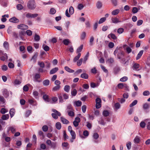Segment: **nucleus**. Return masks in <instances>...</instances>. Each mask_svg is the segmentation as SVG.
Masks as SVG:
<instances>
[{"label": "nucleus", "instance_id": "nucleus-12", "mask_svg": "<svg viewBox=\"0 0 150 150\" xmlns=\"http://www.w3.org/2000/svg\"><path fill=\"white\" fill-rule=\"evenodd\" d=\"M2 55L3 56L0 57V59L1 60L4 61L7 59L8 56L6 53H3Z\"/></svg>", "mask_w": 150, "mask_h": 150}, {"label": "nucleus", "instance_id": "nucleus-56", "mask_svg": "<svg viewBox=\"0 0 150 150\" xmlns=\"http://www.w3.org/2000/svg\"><path fill=\"white\" fill-rule=\"evenodd\" d=\"M38 93L37 91H34L33 92V95L36 98H37L38 95Z\"/></svg>", "mask_w": 150, "mask_h": 150}, {"label": "nucleus", "instance_id": "nucleus-54", "mask_svg": "<svg viewBox=\"0 0 150 150\" xmlns=\"http://www.w3.org/2000/svg\"><path fill=\"white\" fill-rule=\"evenodd\" d=\"M126 146L127 149L129 150L130 149L131 147V143L130 142H129L127 143Z\"/></svg>", "mask_w": 150, "mask_h": 150}, {"label": "nucleus", "instance_id": "nucleus-11", "mask_svg": "<svg viewBox=\"0 0 150 150\" xmlns=\"http://www.w3.org/2000/svg\"><path fill=\"white\" fill-rule=\"evenodd\" d=\"M140 140V138L139 137L137 136L134 138L133 142L135 144H138Z\"/></svg>", "mask_w": 150, "mask_h": 150}, {"label": "nucleus", "instance_id": "nucleus-50", "mask_svg": "<svg viewBox=\"0 0 150 150\" xmlns=\"http://www.w3.org/2000/svg\"><path fill=\"white\" fill-rule=\"evenodd\" d=\"M83 59L82 58L80 59L77 62V65L78 66H80L81 64L83 62Z\"/></svg>", "mask_w": 150, "mask_h": 150}, {"label": "nucleus", "instance_id": "nucleus-35", "mask_svg": "<svg viewBox=\"0 0 150 150\" xmlns=\"http://www.w3.org/2000/svg\"><path fill=\"white\" fill-rule=\"evenodd\" d=\"M38 54L37 53H36L32 57L31 60H33V62H35L36 61L37 58L38 57Z\"/></svg>", "mask_w": 150, "mask_h": 150}, {"label": "nucleus", "instance_id": "nucleus-2", "mask_svg": "<svg viewBox=\"0 0 150 150\" xmlns=\"http://www.w3.org/2000/svg\"><path fill=\"white\" fill-rule=\"evenodd\" d=\"M52 111L53 112L52 114V117L55 119H57L58 117V116H60L61 115L60 112L58 111L55 109H52Z\"/></svg>", "mask_w": 150, "mask_h": 150}, {"label": "nucleus", "instance_id": "nucleus-61", "mask_svg": "<svg viewBox=\"0 0 150 150\" xmlns=\"http://www.w3.org/2000/svg\"><path fill=\"white\" fill-rule=\"evenodd\" d=\"M150 92L148 91H144L143 93V95L144 96H149L150 94Z\"/></svg>", "mask_w": 150, "mask_h": 150}, {"label": "nucleus", "instance_id": "nucleus-49", "mask_svg": "<svg viewBox=\"0 0 150 150\" xmlns=\"http://www.w3.org/2000/svg\"><path fill=\"white\" fill-rule=\"evenodd\" d=\"M86 36V33L85 32H83L81 36V39L83 40L84 39Z\"/></svg>", "mask_w": 150, "mask_h": 150}, {"label": "nucleus", "instance_id": "nucleus-40", "mask_svg": "<svg viewBox=\"0 0 150 150\" xmlns=\"http://www.w3.org/2000/svg\"><path fill=\"white\" fill-rule=\"evenodd\" d=\"M70 88V86L69 85H66L65 86L64 89L65 91L67 92H68L69 91Z\"/></svg>", "mask_w": 150, "mask_h": 150}, {"label": "nucleus", "instance_id": "nucleus-60", "mask_svg": "<svg viewBox=\"0 0 150 150\" xmlns=\"http://www.w3.org/2000/svg\"><path fill=\"white\" fill-rule=\"evenodd\" d=\"M42 129L44 132H46L48 130V127L47 126L44 125L42 127Z\"/></svg>", "mask_w": 150, "mask_h": 150}, {"label": "nucleus", "instance_id": "nucleus-43", "mask_svg": "<svg viewBox=\"0 0 150 150\" xmlns=\"http://www.w3.org/2000/svg\"><path fill=\"white\" fill-rule=\"evenodd\" d=\"M73 139H74L76 138V135L75 132L74 131H72L70 132Z\"/></svg>", "mask_w": 150, "mask_h": 150}, {"label": "nucleus", "instance_id": "nucleus-27", "mask_svg": "<svg viewBox=\"0 0 150 150\" xmlns=\"http://www.w3.org/2000/svg\"><path fill=\"white\" fill-rule=\"evenodd\" d=\"M83 45H81L80 47H79L77 49L76 53L78 54L80 53L83 49Z\"/></svg>", "mask_w": 150, "mask_h": 150}, {"label": "nucleus", "instance_id": "nucleus-19", "mask_svg": "<svg viewBox=\"0 0 150 150\" xmlns=\"http://www.w3.org/2000/svg\"><path fill=\"white\" fill-rule=\"evenodd\" d=\"M143 53V50H141L139 51L136 57V59H139L142 56Z\"/></svg>", "mask_w": 150, "mask_h": 150}, {"label": "nucleus", "instance_id": "nucleus-14", "mask_svg": "<svg viewBox=\"0 0 150 150\" xmlns=\"http://www.w3.org/2000/svg\"><path fill=\"white\" fill-rule=\"evenodd\" d=\"M117 87L121 89L123 88V87H125L127 88H129V87L127 85L125 84L124 85L122 83L118 84L117 85Z\"/></svg>", "mask_w": 150, "mask_h": 150}, {"label": "nucleus", "instance_id": "nucleus-34", "mask_svg": "<svg viewBox=\"0 0 150 150\" xmlns=\"http://www.w3.org/2000/svg\"><path fill=\"white\" fill-rule=\"evenodd\" d=\"M124 55V52H121L119 53L117 55V57L119 59L122 58Z\"/></svg>", "mask_w": 150, "mask_h": 150}, {"label": "nucleus", "instance_id": "nucleus-3", "mask_svg": "<svg viewBox=\"0 0 150 150\" xmlns=\"http://www.w3.org/2000/svg\"><path fill=\"white\" fill-rule=\"evenodd\" d=\"M96 108L98 109L101 107V100L100 98H98L96 99Z\"/></svg>", "mask_w": 150, "mask_h": 150}, {"label": "nucleus", "instance_id": "nucleus-57", "mask_svg": "<svg viewBox=\"0 0 150 150\" xmlns=\"http://www.w3.org/2000/svg\"><path fill=\"white\" fill-rule=\"evenodd\" d=\"M75 104L77 106H80L81 105V102L79 100L77 101L75 103Z\"/></svg>", "mask_w": 150, "mask_h": 150}, {"label": "nucleus", "instance_id": "nucleus-9", "mask_svg": "<svg viewBox=\"0 0 150 150\" xmlns=\"http://www.w3.org/2000/svg\"><path fill=\"white\" fill-rule=\"evenodd\" d=\"M123 47L124 50H126L127 52L128 53H129L131 52L132 50L131 48L127 46V45H124L123 46Z\"/></svg>", "mask_w": 150, "mask_h": 150}, {"label": "nucleus", "instance_id": "nucleus-48", "mask_svg": "<svg viewBox=\"0 0 150 150\" xmlns=\"http://www.w3.org/2000/svg\"><path fill=\"white\" fill-rule=\"evenodd\" d=\"M8 110L7 109L4 108H2L0 110L2 114L5 113L6 112H8Z\"/></svg>", "mask_w": 150, "mask_h": 150}, {"label": "nucleus", "instance_id": "nucleus-59", "mask_svg": "<svg viewBox=\"0 0 150 150\" xmlns=\"http://www.w3.org/2000/svg\"><path fill=\"white\" fill-rule=\"evenodd\" d=\"M128 78L127 76H124L120 79L121 81L124 82L127 81V80Z\"/></svg>", "mask_w": 150, "mask_h": 150}, {"label": "nucleus", "instance_id": "nucleus-21", "mask_svg": "<svg viewBox=\"0 0 150 150\" xmlns=\"http://www.w3.org/2000/svg\"><path fill=\"white\" fill-rule=\"evenodd\" d=\"M81 56V54L80 53H79L77 56L75 57L74 58L73 61L74 62H76L80 58Z\"/></svg>", "mask_w": 150, "mask_h": 150}, {"label": "nucleus", "instance_id": "nucleus-18", "mask_svg": "<svg viewBox=\"0 0 150 150\" xmlns=\"http://www.w3.org/2000/svg\"><path fill=\"white\" fill-rule=\"evenodd\" d=\"M120 11L119 9H116L113 11L111 12V14L113 15H116L119 13Z\"/></svg>", "mask_w": 150, "mask_h": 150}, {"label": "nucleus", "instance_id": "nucleus-52", "mask_svg": "<svg viewBox=\"0 0 150 150\" xmlns=\"http://www.w3.org/2000/svg\"><path fill=\"white\" fill-rule=\"evenodd\" d=\"M16 8L18 10H21L23 8V7L22 5L21 4H18L16 6Z\"/></svg>", "mask_w": 150, "mask_h": 150}, {"label": "nucleus", "instance_id": "nucleus-36", "mask_svg": "<svg viewBox=\"0 0 150 150\" xmlns=\"http://www.w3.org/2000/svg\"><path fill=\"white\" fill-rule=\"evenodd\" d=\"M89 52H88L84 58L83 63H84L85 64L86 63V61L88 59L89 56Z\"/></svg>", "mask_w": 150, "mask_h": 150}, {"label": "nucleus", "instance_id": "nucleus-15", "mask_svg": "<svg viewBox=\"0 0 150 150\" xmlns=\"http://www.w3.org/2000/svg\"><path fill=\"white\" fill-rule=\"evenodd\" d=\"M146 123L147 127L148 129L150 130V119H147L145 120Z\"/></svg>", "mask_w": 150, "mask_h": 150}, {"label": "nucleus", "instance_id": "nucleus-39", "mask_svg": "<svg viewBox=\"0 0 150 150\" xmlns=\"http://www.w3.org/2000/svg\"><path fill=\"white\" fill-rule=\"evenodd\" d=\"M109 112L107 110H105L103 112V115L105 117H106L109 115Z\"/></svg>", "mask_w": 150, "mask_h": 150}, {"label": "nucleus", "instance_id": "nucleus-22", "mask_svg": "<svg viewBox=\"0 0 150 150\" xmlns=\"http://www.w3.org/2000/svg\"><path fill=\"white\" fill-rule=\"evenodd\" d=\"M81 77L84 79H87L88 78V75L86 73H83L81 74Z\"/></svg>", "mask_w": 150, "mask_h": 150}, {"label": "nucleus", "instance_id": "nucleus-25", "mask_svg": "<svg viewBox=\"0 0 150 150\" xmlns=\"http://www.w3.org/2000/svg\"><path fill=\"white\" fill-rule=\"evenodd\" d=\"M50 81L48 79L45 80L43 81V85L45 86H47L49 85Z\"/></svg>", "mask_w": 150, "mask_h": 150}, {"label": "nucleus", "instance_id": "nucleus-58", "mask_svg": "<svg viewBox=\"0 0 150 150\" xmlns=\"http://www.w3.org/2000/svg\"><path fill=\"white\" fill-rule=\"evenodd\" d=\"M53 149H55L56 148V143L55 142H52V144L50 146Z\"/></svg>", "mask_w": 150, "mask_h": 150}, {"label": "nucleus", "instance_id": "nucleus-42", "mask_svg": "<svg viewBox=\"0 0 150 150\" xmlns=\"http://www.w3.org/2000/svg\"><path fill=\"white\" fill-rule=\"evenodd\" d=\"M9 117V115L8 114H6L3 115L1 118L3 120H7L8 119Z\"/></svg>", "mask_w": 150, "mask_h": 150}, {"label": "nucleus", "instance_id": "nucleus-1", "mask_svg": "<svg viewBox=\"0 0 150 150\" xmlns=\"http://www.w3.org/2000/svg\"><path fill=\"white\" fill-rule=\"evenodd\" d=\"M28 8L31 10L34 9L36 7V4L34 0H30L27 4Z\"/></svg>", "mask_w": 150, "mask_h": 150}, {"label": "nucleus", "instance_id": "nucleus-63", "mask_svg": "<svg viewBox=\"0 0 150 150\" xmlns=\"http://www.w3.org/2000/svg\"><path fill=\"white\" fill-rule=\"evenodd\" d=\"M31 110H28L26 112L25 114V116L26 117H28L29 115L31 114Z\"/></svg>", "mask_w": 150, "mask_h": 150}, {"label": "nucleus", "instance_id": "nucleus-7", "mask_svg": "<svg viewBox=\"0 0 150 150\" xmlns=\"http://www.w3.org/2000/svg\"><path fill=\"white\" fill-rule=\"evenodd\" d=\"M38 16V14H31L30 13H27L26 15V17L28 18H33L36 17Z\"/></svg>", "mask_w": 150, "mask_h": 150}, {"label": "nucleus", "instance_id": "nucleus-29", "mask_svg": "<svg viewBox=\"0 0 150 150\" xmlns=\"http://www.w3.org/2000/svg\"><path fill=\"white\" fill-rule=\"evenodd\" d=\"M108 37L109 38H111L112 39L115 40L117 38V37L113 34L110 33L108 35Z\"/></svg>", "mask_w": 150, "mask_h": 150}, {"label": "nucleus", "instance_id": "nucleus-17", "mask_svg": "<svg viewBox=\"0 0 150 150\" xmlns=\"http://www.w3.org/2000/svg\"><path fill=\"white\" fill-rule=\"evenodd\" d=\"M58 70L57 67L54 68L52 69L50 71V74H53L55 73Z\"/></svg>", "mask_w": 150, "mask_h": 150}, {"label": "nucleus", "instance_id": "nucleus-13", "mask_svg": "<svg viewBox=\"0 0 150 150\" xmlns=\"http://www.w3.org/2000/svg\"><path fill=\"white\" fill-rule=\"evenodd\" d=\"M2 93L3 95L6 97H7L9 96V93L7 89H6L3 90Z\"/></svg>", "mask_w": 150, "mask_h": 150}, {"label": "nucleus", "instance_id": "nucleus-62", "mask_svg": "<svg viewBox=\"0 0 150 150\" xmlns=\"http://www.w3.org/2000/svg\"><path fill=\"white\" fill-rule=\"evenodd\" d=\"M93 139H96L99 137V135L97 133H95L93 135Z\"/></svg>", "mask_w": 150, "mask_h": 150}, {"label": "nucleus", "instance_id": "nucleus-4", "mask_svg": "<svg viewBox=\"0 0 150 150\" xmlns=\"http://www.w3.org/2000/svg\"><path fill=\"white\" fill-rule=\"evenodd\" d=\"M80 122V119L79 117H76L75 118L73 122V124L75 127H77L79 123Z\"/></svg>", "mask_w": 150, "mask_h": 150}, {"label": "nucleus", "instance_id": "nucleus-32", "mask_svg": "<svg viewBox=\"0 0 150 150\" xmlns=\"http://www.w3.org/2000/svg\"><path fill=\"white\" fill-rule=\"evenodd\" d=\"M52 102L50 101V102L51 103H55L57 101L58 98L56 97H53L52 98Z\"/></svg>", "mask_w": 150, "mask_h": 150}, {"label": "nucleus", "instance_id": "nucleus-31", "mask_svg": "<svg viewBox=\"0 0 150 150\" xmlns=\"http://www.w3.org/2000/svg\"><path fill=\"white\" fill-rule=\"evenodd\" d=\"M10 130L11 131L12 133H14L16 131L15 128L13 127H9L7 130L8 132Z\"/></svg>", "mask_w": 150, "mask_h": 150}, {"label": "nucleus", "instance_id": "nucleus-55", "mask_svg": "<svg viewBox=\"0 0 150 150\" xmlns=\"http://www.w3.org/2000/svg\"><path fill=\"white\" fill-rule=\"evenodd\" d=\"M1 69L4 71H6L8 69V67L6 65H4L1 67Z\"/></svg>", "mask_w": 150, "mask_h": 150}, {"label": "nucleus", "instance_id": "nucleus-24", "mask_svg": "<svg viewBox=\"0 0 150 150\" xmlns=\"http://www.w3.org/2000/svg\"><path fill=\"white\" fill-rule=\"evenodd\" d=\"M21 83V81L18 79H15L13 82V83L14 85H19Z\"/></svg>", "mask_w": 150, "mask_h": 150}, {"label": "nucleus", "instance_id": "nucleus-46", "mask_svg": "<svg viewBox=\"0 0 150 150\" xmlns=\"http://www.w3.org/2000/svg\"><path fill=\"white\" fill-rule=\"evenodd\" d=\"M99 83H97L96 84L93 83H91V88H94L98 86Z\"/></svg>", "mask_w": 150, "mask_h": 150}, {"label": "nucleus", "instance_id": "nucleus-45", "mask_svg": "<svg viewBox=\"0 0 150 150\" xmlns=\"http://www.w3.org/2000/svg\"><path fill=\"white\" fill-rule=\"evenodd\" d=\"M69 12L70 15H72L74 13V9L72 6H71L69 8Z\"/></svg>", "mask_w": 150, "mask_h": 150}, {"label": "nucleus", "instance_id": "nucleus-8", "mask_svg": "<svg viewBox=\"0 0 150 150\" xmlns=\"http://www.w3.org/2000/svg\"><path fill=\"white\" fill-rule=\"evenodd\" d=\"M134 70L139 71L140 70L139 65L137 63L134 64L132 67Z\"/></svg>", "mask_w": 150, "mask_h": 150}, {"label": "nucleus", "instance_id": "nucleus-37", "mask_svg": "<svg viewBox=\"0 0 150 150\" xmlns=\"http://www.w3.org/2000/svg\"><path fill=\"white\" fill-rule=\"evenodd\" d=\"M77 93V91L76 89H73L71 91V94L73 96H75Z\"/></svg>", "mask_w": 150, "mask_h": 150}, {"label": "nucleus", "instance_id": "nucleus-6", "mask_svg": "<svg viewBox=\"0 0 150 150\" xmlns=\"http://www.w3.org/2000/svg\"><path fill=\"white\" fill-rule=\"evenodd\" d=\"M111 20L112 22L115 24H116L118 23H121L122 22V21L120 20L117 17L112 18Z\"/></svg>", "mask_w": 150, "mask_h": 150}, {"label": "nucleus", "instance_id": "nucleus-5", "mask_svg": "<svg viewBox=\"0 0 150 150\" xmlns=\"http://www.w3.org/2000/svg\"><path fill=\"white\" fill-rule=\"evenodd\" d=\"M17 28L18 29L21 30H26L28 28V27L27 25L24 24H21L17 25Z\"/></svg>", "mask_w": 150, "mask_h": 150}, {"label": "nucleus", "instance_id": "nucleus-47", "mask_svg": "<svg viewBox=\"0 0 150 150\" xmlns=\"http://www.w3.org/2000/svg\"><path fill=\"white\" fill-rule=\"evenodd\" d=\"M137 103V100H134L133 102L129 105L130 107L135 105Z\"/></svg>", "mask_w": 150, "mask_h": 150}, {"label": "nucleus", "instance_id": "nucleus-28", "mask_svg": "<svg viewBox=\"0 0 150 150\" xmlns=\"http://www.w3.org/2000/svg\"><path fill=\"white\" fill-rule=\"evenodd\" d=\"M68 113V115L71 117H73L74 115V112L72 110L69 111H67V112Z\"/></svg>", "mask_w": 150, "mask_h": 150}, {"label": "nucleus", "instance_id": "nucleus-30", "mask_svg": "<svg viewBox=\"0 0 150 150\" xmlns=\"http://www.w3.org/2000/svg\"><path fill=\"white\" fill-rule=\"evenodd\" d=\"M56 128L58 129H60L61 128V124L59 122H57L56 123L55 125Z\"/></svg>", "mask_w": 150, "mask_h": 150}, {"label": "nucleus", "instance_id": "nucleus-16", "mask_svg": "<svg viewBox=\"0 0 150 150\" xmlns=\"http://www.w3.org/2000/svg\"><path fill=\"white\" fill-rule=\"evenodd\" d=\"M61 121L64 124H67L69 123V122L68 120L63 117H61Z\"/></svg>", "mask_w": 150, "mask_h": 150}, {"label": "nucleus", "instance_id": "nucleus-41", "mask_svg": "<svg viewBox=\"0 0 150 150\" xmlns=\"http://www.w3.org/2000/svg\"><path fill=\"white\" fill-rule=\"evenodd\" d=\"M64 44L65 45H68L70 42V41L68 39H66L64 40L63 41Z\"/></svg>", "mask_w": 150, "mask_h": 150}, {"label": "nucleus", "instance_id": "nucleus-26", "mask_svg": "<svg viewBox=\"0 0 150 150\" xmlns=\"http://www.w3.org/2000/svg\"><path fill=\"white\" fill-rule=\"evenodd\" d=\"M15 110L14 109L12 108L10 110L9 113L11 117H12L15 114Z\"/></svg>", "mask_w": 150, "mask_h": 150}, {"label": "nucleus", "instance_id": "nucleus-33", "mask_svg": "<svg viewBox=\"0 0 150 150\" xmlns=\"http://www.w3.org/2000/svg\"><path fill=\"white\" fill-rule=\"evenodd\" d=\"M114 107L115 109L116 110H117L120 108V105L119 103H117L115 104Z\"/></svg>", "mask_w": 150, "mask_h": 150}, {"label": "nucleus", "instance_id": "nucleus-64", "mask_svg": "<svg viewBox=\"0 0 150 150\" xmlns=\"http://www.w3.org/2000/svg\"><path fill=\"white\" fill-rule=\"evenodd\" d=\"M102 6V3L100 2H98L96 4V7L98 8H100Z\"/></svg>", "mask_w": 150, "mask_h": 150}, {"label": "nucleus", "instance_id": "nucleus-23", "mask_svg": "<svg viewBox=\"0 0 150 150\" xmlns=\"http://www.w3.org/2000/svg\"><path fill=\"white\" fill-rule=\"evenodd\" d=\"M43 98L46 102H49L50 100L49 99L48 96L46 95H45L43 96Z\"/></svg>", "mask_w": 150, "mask_h": 150}, {"label": "nucleus", "instance_id": "nucleus-53", "mask_svg": "<svg viewBox=\"0 0 150 150\" xmlns=\"http://www.w3.org/2000/svg\"><path fill=\"white\" fill-rule=\"evenodd\" d=\"M106 20V18L105 17H103L101 18L99 21V23L101 24L104 22Z\"/></svg>", "mask_w": 150, "mask_h": 150}, {"label": "nucleus", "instance_id": "nucleus-38", "mask_svg": "<svg viewBox=\"0 0 150 150\" xmlns=\"http://www.w3.org/2000/svg\"><path fill=\"white\" fill-rule=\"evenodd\" d=\"M40 36L36 34H35L34 36V39L35 41H39L40 40Z\"/></svg>", "mask_w": 150, "mask_h": 150}, {"label": "nucleus", "instance_id": "nucleus-20", "mask_svg": "<svg viewBox=\"0 0 150 150\" xmlns=\"http://www.w3.org/2000/svg\"><path fill=\"white\" fill-rule=\"evenodd\" d=\"M64 69L67 71L69 73H73L74 71V70L70 69L69 67L67 66L64 67Z\"/></svg>", "mask_w": 150, "mask_h": 150}, {"label": "nucleus", "instance_id": "nucleus-44", "mask_svg": "<svg viewBox=\"0 0 150 150\" xmlns=\"http://www.w3.org/2000/svg\"><path fill=\"white\" fill-rule=\"evenodd\" d=\"M98 122L99 124L102 125H104L106 123L104 120L102 118H101L100 120H99Z\"/></svg>", "mask_w": 150, "mask_h": 150}, {"label": "nucleus", "instance_id": "nucleus-51", "mask_svg": "<svg viewBox=\"0 0 150 150\" xmlns=\"http://www.w3.org/2000/svg\"><path fill=\"white\" fill-rule=\"evenodd\" d=\"M61 87L60 86H54L52 89V91H56L59 89Z\"/></svg>", "mask_w": 150, "mask_h": 150}, {"label": "nucleus", "instance_id": "nucleus-10", "mask_svg": "<svg viewBox=\"0 0 150 150\" xmlns=\"http://www.w3.org/2000/svg\"><path fill=\"white\" fill-rule=\"evenodd\" d=\"M10 22L12 23H16L19 22V20L15 17H13L9 19Z\"/></svg>", "mask_w": 150, "mask_h": 150}]
</instances>
